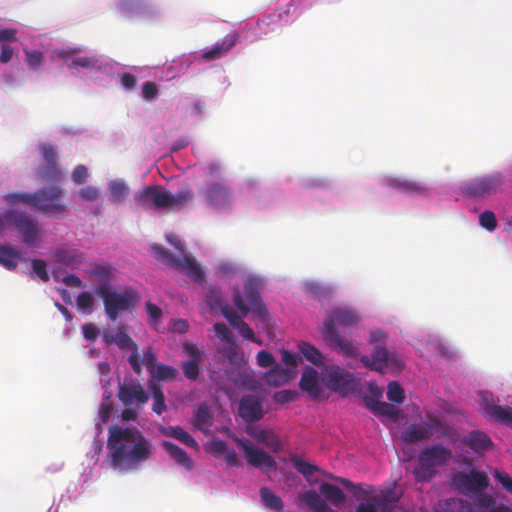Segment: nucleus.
<instances>
[{"instance_id":"obj_21","label":"nucleus","mask_w":512,"mask_h":512,"mask_svg":"<svg viewBox=\"0 0 512 512\" xmlns=\"http://www.w3.org/2000/svg\"><path fill=\"white\" fill-rule=\"evenodd\" d=\"M118 398L124 406L129 407L134 403L144 406L148 401V395L140 383H119Z\"/></svg>"},{"instance_id":"obj_15","label":"nucleus","mask_w":512,"mask_h":512,"mask_svg":"<svg viewBox=\"0 0 512 512\" xmlns=\"http://www.w3.org/2000/svg\"><path fill=\"white\" fill-rule=\"evenodd\" d=\"M453 483L460 490L479 493L489 486V479L484 472L472 469L468 473L459 472L455 474Z\"/></svg>"},{"instance_id":"obj_5","label":"nucleus","mask_w":512,"mask_h":512,"mask_svg":"<svg viewBox=\"0 0 512 512\" xmlns=\"http://www.w3.org/2000/svg\"><path fill=\"white\" fill-rule=\"evenodd\" d=\"M166 239L178 250V254L174 255L162 245L155 244L151 250L156 259L185 273L189 278L200 283L204 279V273L195 259L186 254L184 246L175 235H167Z\"/></svg>"},{"instance_id":"obj_33","label":"nucleus","mask_w":512,"mask_h":512,"mask_svg":"<svg viewBox=\"0 0 512 512\" xmlns=\"http://www.w3.org/2000/svg\"><path fill=\"white\" fill-rule=\"evenodd\" d=\"M193 424L195 428L204 433H207L210 430L211 426L213 425V417L206 403L200 404L197 408L194 415Z\"/></svg>"},{"instance_id":"obj_11","label":"nucleus","mask_w":512,"mask_h":512,"mask_svg":"<svg viewBox=\"0 0 512 512\" xmlns=\"http://www.w3.org/2000/svg\"><path fill=\"white\" fill-rule=\"evenodd\" d=\"M360 360L365 367L381 373L387 368L400 370L403 367V363L381 344L374 347L371 356L363 355Z\"/></svg>"},{"instance_id":"obj_34","label":"nucleus","mask_w":512,"mask_h":512,"mask_svg":"<svg viewBox=\"0 0 512 512\" xmlns=\"http://www.w3.org/2000/svg\"><path fill=\"white\" fill-rule=\"evenodd\" d=\"M129 191L128 185L123 180H112L108 188L109 200L115 204L122 203L127 198Z\"/></svg>"},{"instance_id":"obj_9","label":"nucleus","mask_w":512,"mask_h":512,"mask_svg":"<svg viewBox=\"0 0 512 512\" xmlns=\"http://www.w3.org/2000/svg\"><path fill=\"white\" fill-rule=\"evenodd\" d=\"M324 384L332 391L346 396L357 388V382L352 373L337 365H326L321 372Z\"/></svg>"},{"instance_id":"obj_39","label":"nucleus","mask_w":512,"mask_h":512,"mask_svg":"<svg viewBox=\"0 0 512 512\" xmlns=\"http://www.w3.org/2000/svg\"><path fill=\"white\" fill-rule=\"evenodd\" d=\"M148 386L149 389L151 390L153 397L152 410L156 414L161 415L166 410L165 397L162 388L159 384L155 383L154 381H150Z\"/></svg>"},{"instance_id":"obj_59","label":"nucleus","mask_w":512,"mask_h":512,"mask_svg":"<svg viewBox=\"0 0 512 512\" xmlns=\"http://www.w3.org/2000/svg\"><path fill=\"white\" fill-rule=\"evenodd\" d=\"M80 196L87 201H95L100 196L98 188L93 186H86L79 191Z\"/></svg>"},{"instance_id":"obj_48","label":"nucleus","mask_w":512,"mask_h":512,"mask_svg":"<svg viewBox=\"0 0 512 512\" xmlns=\"http://www.w3.org/2000/svg\"><path fill=\"white\" fill-rule=\"evenodd\" d=\"M32 263V274H35L43 282L49 281L50 277L47 272L46 262L42 259H33Z\"/></svg>"},{"instance_id":"obj_42","label":"nucleus","mask_w":512,"mask_h":512,"mask_svg":"<svg viewBox=\"0 0 512 512\" xmlns=\"http://www.w3.org/2000/svg\"><path fill=\"white\" fill-rule=\"evenodd\" d=\"M38 175L44 181H58L61 178V171L57 162L43 163L38 169Z\"/></svg>"},{"instance_id":"obj_58","label":"nucleus","mask_w":512,"mask_h":512,"mask_svg":"<svg viewBox=\"0 0 512 512\" xmlns=\"http://www.w3.org/2000/svg\"><path fill=\"white\" fill-rule=\"evenodd\" d=\"M236 328H238V331L240 333V335L242 337H244L245 339H248V340H251L253 342H257L258 344H261V341H258L256 338H255V335H254V332L253 330L249 327V325L244 322L243 320H241L238 325L236 326Z\"/></svg>"},{"instance_id":"obj_12","label":"nucleus","mask_w":512,"mask_h":512,"mask_svg":"<svg viewBox=\"0 0 512 512\" xmlns=\"http://www.w3.org/2000/svg\"><path fill=\"white\" fill-rule=\"evenodd\" d=\"M200 196L207 205L215 209H223L231 205L232 194L230 188L222 182H209L200 191Z\"/></svg>"},{"instance_id":"obj_47","label":"nucleus","mask_w":512,"mask_h":512,"mask_svg":"<svg viewBox=\"0 0 512 512\" xmlns=\"http://www.w3.org/2000/svg\"><path fill=\"white\" fill-rule=\"evenodd\" d=\"M220 353L231 364H234L239 360L237 345L234 340L226 342V346L220 350Z\"/></svg>"},{"instance_id":"obj_37","label":"nucleus","mask_w":512,"mask_h":512,"mask_svg":"<svg viewBox=\"0 0 512 512\" xmlns=\"http://www.w3.org/2000/svg\"><path fill=\"white\" fill-rule=\"evenodd\" d=\"M260 497L263 505L276 512H285L283 510L284 503L282 499L273 493L269 488L262 487L260 489Z\"/></svg>"},{"instance_id":"obj_10","label":"nucleus","mask_w":512,"mask_h":512,"mask_svg":"<svg viewBox=\"0 0 512 512\" xmlns=\"http://www.w3.org/2000/svg\"><path fill=\"white\" fill-rule=\"evenodd\" d=\"M102 337L104 343L107 346L116 344L121 350H131V354L128 357V362L132 370L137 375L141 374L142 368L140 366V355L138 353V347L137 344L129 336L126 325H120L117 328L116 333H113L109 330L104 331Z\"/></svg>"},{"instance_id":"obj_16","label":"nucleus","mask_w":512,"mask_h":512,"mask_svg":"<svg viewBox=\"0 0 512 512\" xmlns=\"http://www.w3.org/2000/svg\"><path fill=\"white\" fill-rule=\"evenodd\" d=\"M501 185L498 174L473 179L463 186V192L472 197H485L495 194Z\"/></svg>"},{"instance_id":"obj_18","label":"nucleus","mask_w":512,"mask_h":512,"mask_svg":"<svg viewBox=\"0 0 512 512\" xmlns=\"http://www.w3.org/2000/svg\"><path fill=\"white\" fill-rule=\"evenodd\" d=\"M239 416L246 423H253L263 418L262 400L252 394L244 395L239 402Z\"/></svg>"},{"instance_id":"obj_8","label":"nucleus","mask_w":512,"mask_h":512,"mask_svg":"<svg viewBox=\"0 0 512 512\" xmlns=\"http://www.w3.org/2000/svg\"><path fill=\"white\" fill-rule=\"evenodd\" d=\"M319 491L325 496L326 500L322 499L314 490L302 493L299 499L315 512H327L328 505L326 501L335 506H339L345 501L344 492L336 485L324 482L319 486Z\"/></svg>"},{"instance_id":"obj_4","label":"nucleus","mask_w":512,"mask_h":512,"mask_svg":"<svg viewBox=\"0 0 512 512\" xmlns=\"http://www.w3.org/2000/svg\"><path fill=\"white\" fill-rule=\"evenodd\" d=\"M95 294L102 299L104 311L111 321H115L121 314L132 311L140 301L139 292L127 286L122 291H116L108 283H102L94 289Z\"/></svg>"},{"instance_id":"obj_30","label":"nucleus","mask_w":512,"mask_h":512,"mask_svg":"<svg viewBox=\"0 0 512 512\" xmlns=\"http://www.w3.org/2000/svg\"><path fill=\"white\" fill-rule=\"evenodd\" d=\"M389 185L408 194L424 195L428 191L424 184L410 179H392Z\"/></svg>"},{"instance_id":"obj_35","label":"nucleus","mask_w":512,"mask_h":512,"mask_svg":"<svg viewBox=\"0 0 512 512\" xmlns=\"http://www.w3.org/2000/svg\"><path fill=\"white\" fill-rule=\"evenodd\" d=\"M167 209H180L194 199V193L190 188L177 191L175 194L168 192Z\"/></svg>"},{"instance_id":"obj_17","label":"nucleus","mask_w":512,"mask_h":512,"mask_svg":"<svg viewBox=\"0 0 512 512\" xmlns=\"http://www.w3.org/2000/svg\"><path fill=\"white\" fill-rule=\"evenodd\" d=\"M6 220L23 234L25 243L33 244L36 241L38 228L37 222L33 218L24 213L8 211L6 213Z\"/></svg>"},{"instance_id":"obj_61","label":"nucleus","mask_w":512,"mask_h":512,"mask_svg":"<svg viewBox=\"0 0 512 512\" xmlns=\"http://www.w3.org/2000/svg\"><path fill=\"white\" fill-rule=\"evenodd\" d=\"M82 332L84 338L88 341H94L100 334V330L92 323H88L82 326Z\"/></svg>"},{"instance_id":"obj_32","label":"nucleus","mask_w":512,"mask_h":512,"mask_svg":"<svg viewBox=\"0 0 512 512\" xmlns=\"http://www.w3.org/2000/svg\"><path fill=\"white\" fill-rule=\"evenodd\" d=\"M162 434L168 437H172L195 450H197L199 447L197 441L180 426H169L164 428L162 429Z\"/></svg>"},{"instance_id":"obj_46","label":"nucleus","mask_w":512,"mask_h":512,"mask_svg":"<svg viewBox=\"0 0 512 512\" xmlns=\"http://www.w3.org/2000/svg\"><path fill=\"white\" fill-rule=\"evenodd\" d=\"M387 398L391 402L402 403L404 400V390L397 382H390L387 389Z\"/></svg>"},{"instance_id":"obj_24","label":"nucleus","mask_w":512,"mask_h":512,"mask_svg":"<svg viewBox=\"0 0 512 512\" xmlns=\"http://www.w3.org/2000/svg\"><path fill=\"white\" fill-rule=\"evenodd\" d=\"M433 435V425L430 423L425 424H410L402 433L401 438L406 443H415L422 440L430 439Z\"/></svg>"},{"instance_id":"obj_43","label":"nucleus","mask_w":512,"mask_h":512,"mask_svg":"<svg viewBox=\"0 0 512 512\" xmlns=\"http://www.w3.org/2000/svg\"><path fill=\"white\" fill-rule=\"evenodd\" d=\"M299 350L301 354L310 362L315 365H320L323 363V355L322 353L313 345L308 342H301L299 345Z\"/></svg>"},{"instance_id":"obj_53","label":"nucleus","mask_w":512,"mask_h":512,"mask_svg":"<svg viewBox=\"0 0 512 512\" xmlns=\"http://www.w3.org/2000/svg\"><path fill=\"white\" fill-rule=\"evenodd\" d=\"M297 393L292 390H281L274 394L273 400L279 404H285L293 401Z\"/></svg>"},{"instance_id":"obj_36","label":"nucleus","mask_w":512,"mask_h":512,"mask_svg":"<svg viewBox=\"0 0 512 512\" xmlns=\"http://www.w3.org/2000/svg\"><path fill=\"white\" fill-rule=\"evenodd\" d=\"M289 378L290 376L288 370L282 368L278 364L274 365L272 369L265 375L266 383L274 387L286 384L289 381Z\"/></svg>"},{"instance_id":"obj_31","label":"nucleus","mask_w":512,"mask_h":512,"mask_svg":"<svg viewBox=\"0 0 512 512\" xmlns=\"http://www.w3.org/2000/svg\"><path fill=\"white\" fill-rule=\"evenodd\" d=\"M486 415L494 421L512 427V408L509 406L490 405L485 408Z\"/></svg>"},{"instance_id":"obj_1","label":"nucleus","mask_w":512,"mask_h":512,"mask_svg":"<svg viewBox=\"0 0 512 512\" xmlns=\"http://www.w3.org/2000/svg\"><path fill=\"white\" fill-rule=\"evenodd\" d=\"M108 433V462L114 470H136L151 457L152 443L139 430L112 425Z\"/></svg>"},{"instance_id":"obj_38","label":"nucleus","mask_w":512,"mask_h":512,"mask_svg":"<svg viewBox=\"0 0 512 512\" xmlns=\"http://www.w3.org/2000/svg\"><path fill=\"white\" fill-rule=\"evenodd\" d=\"M367 406L377 415L392 419H397L398 417V409L390 403L369 399Z\"/></svg>"},{"instance_id":"obj_3","label":"nucleus","mask_w":512,"mask_h":512,"mask_svg":"<svg viewBox=\"0 0 512 512\" xmlns=\"http://www.w3.org/2000/svg\"><path fill=\"white\" fill-rule=\"evenodd\" d=\"M325 476L342 484L352 492L354 498L359 501L355 512H391L393 505L397 503L401 497V495L395 492L393 487L381 490L380 495L377 496L372 495L374 488L370 485L363 488L360 484H354L346 478L337 477L330 473L325 474Z\"/></svg>"},{"instance_id":"obj_20","label":"nucleus","mask_w":512,"mask_h":512,"mask_svg":"<svg viewBox=\"0 0 512 512\" xmlns=\"http://www.w3.org/2000/svg\"><path fill=\"white\" fill-rule=\"evenodd\" d=\"M359 320L360 318L355 312L345 308H335L326 316L322 333H328L329 327L332 331H337L336 326L350 327L356 325Z\"/></svg>"},{"instance_id":"obj_55","label":"nucleus","mask_w":512,"mask_h":512,"mask_svg":"<svg viewBox=\"0 0 512 512\" xmlns=\"http://www.w3.org/2000/svg\"><path fill=\"white\" fill-rule=\"evenodd\" d=\"M213 329H214L216 335L225 343L230 342L231 340H234L230 330L227 328V326L224 323L214 324Z\"/></svg>"},{"instance_id":"obj_51","label":"nucleus","mask_w":512,"mask_h":512,"mask_svg":"<svg viewBox=\"0 0 512 512\" xmlns=\"http://www.w3.org/2000/svg\"><path fill=\"white\" fill-rule=\"evenodd\" d=\"M79 309L91 312L94 305V298L89 292H81L76 299Z\"/></svg>"},{"instance_id":"obj_28","label":"nucleus","mask_w":512,"mask_h":512,"mask_svg":"<svg viewBox=\"0 0 512 512\" xmlns=\"http://www.w3.org/2000/svg\"><path fill=\"white\" fill-rule=\"evenodd\" d=\"M161 445L177 464L183 466L187 470H191L193 468L192 460L182 448L170 441H163Z\"/></svg>"},{"instance_id":"obj_6","label":"nucleus","mask_w":512,"mask_h":512,"mask_svg":"<svg viewBox=\"0 0 512 512\" xmlns=\"http://www.w3.org/2000/svg\"><path fill=\"white\" fill-rule=\"evenodd\" d=\"M62 194L60 187L52 186L35 193L8 194L6 200L10 203L23 202L43 213L59 214L65 211V205L60 201Z\"/></svg>"},{"instance_id":"obj_45","label":"nucleus","mask_w":512,"mask_h":512,"mask_svg":"<svg viewBox=\"0 0 512 512\" xmlns=\"http://www.w3.org/2000/svg\"><path fill=\"white\" fill-rule=\"evenodd\" d=\"M145 310L148 315V323L155 329L158 330L159 325L162 322V310L154 303L148 301L145 304Z\"/></svg>"},{"instance_id":"obj_7","label":"nucleus","mask_w":512,"mask_h":512,"mask_svg":"<svg viewBox=\"0 0 512 512\" xmlns=\"http://www.w3.org/2000/svg\"><path fill=\"white\" fill-rule=\"evenodd\" d=\"M452 458V451L442 444H433L424 448L418 456V468L415 476L418 481H430L437 468L446 465Z\"/></svg>"},{"instance_id":"obj_63","label":"nucleus","mask_w":512,"mask_h":512,"mask_svg":"<svg viewBox=\"0 0 512 512\" xmlns=\"http://www.w3.org/2000/svg\"><path fill=\"white\" fill-rule=\"evenodd\" d=\"M495 479L500 482L504 489L508 492H512V478L505 472L495 471Z\"/></svg>"},{"instance_id":"obj_57","label":"nucleus","mask_w":512,"mask_h":512,"mask_svg":"<svg viewBox=\"0 0 512 512\" xmlns=\"http://www.w3.org/2000/svg\"><path fill=\"white\" fill-rule=\"evenodd\" d=\"M44 163L57 162V154L55 148L50 144H43L40 148Z\"/></svg>"},{"instance_id":"obj_29","label":"nucleus","mask_w":512,"mask_h":512,"mask_svg":"<svg viewBox=\"0 0 512 512\" xmlns=\"http://www.w3.org/2000/svg\"><path fill=\"white\" fill-rule=\"evenodd\" d=\"M472 504L464 499L449 498L439 502L435 512H472Z\"/></svg>"},{"instance_id":"obj_52","label":"nucleus","mask_w":512,"mask_h":512,"mask_svg":"<svg viewBox=\"0 0 512 512\" xmlns=\"http://www.w3.org/2000/svg\"><path fill=\"white\" fill-rule=\"evenodd\" d=\"M98 63V60L94 56H84V57H76L72 59L71 66H78L82 68H93L96 67Z\"/></svg>"},{"instance_id":"obj_14","label":"nucleus","mask_w":512,"mask_h":512,"mask_svg":"<svg viewBox=\"0 0 512 512\" xmlns=\"http://www.w3.org/2000/svg\"><path fill=\"white\" fill-rule=\"evenodd\" d=\"M238 447L242 448L247 462L255 468H266L276 470L275 459L267 452L255 447L250 441L242 438H235Z\"/></svg>"},{"instance_id":"obj_62","label":"nucleus","mask_w":512,"mask_h":512,"mask_svg":"<svg viewBox=\"0 0 512 512\" xmlns=\"http://www.w3.org/2000/svg\"><path fill=\"white\" fill-rule=\"evenodd\" d=\"M88 177V170L84 165H78L75 167L72 173V179L75 183L81 184Z\"/></svg>"},{"instance_id":"obj_41","label":"nucleus","mask_w":512,"mask_h":512,"mask_svg":"<svg viewBox=\"0 0 512 512\" xmlns=\"http://www.w3.org/2000/svg\"><path fill=\"white\" fill-rule=\"evenodd\" d=\"M19 253L8 246L0 247V264L8 270H14L18 265Z\"/></svg>"},{"instance_id":"obj_22","label":"nucleus","mask_w":512,"mask_h":512,"mask_svg":"<svg viewBox=\"0 0 512 512\" xmlns=\"http://www.w3.org/2000/svg\"><path fill=\"white\" fill-rule=\"evenodd\" d=\"M246 433L273 452H278L282 448L279 437L271 429H261L258 426L248 425L246 427Z\"/></svg>"},{"instance_id":"obj_64","label":"nucleus","mask_w":512,"mask_h":512,"mask_svg":"<svg viewBox=\"0 0 512 512\" xmlns=\"http://www.w3.org/2000/svg\"><path fill=\"white\" fill-rule=\"evenodd\" d=\"M27 61L30 67L35 68L39 66L42 62V53L39 51H27L26 52Z\"/></svg>"},{"instance_id":"obj_26","label":"nucleus","mask_w":512,"mask_h":512,"mask_svg":"<svg viewBox=\"0 0 512 512\" xmlns=\"http://www.w3.org/2000/svg\"><path fill=\"white\" fill-rule=\"evenodd\" d=\"M238 36L236 33L227 35L221 42H217L213 48L203 53L202 57L206 61L216 60L228 53V51L236 44Z\"/></svg>"},{"instance_id":"obj_2","label":"nucleus","mask_w":512,"mask_h":512,"mask_svg":"<svg viewBox=\"0 0 512 512\" xmlns=\"http://www.w3.org/2000/svg\"><path fill=\"white\" fill-rule=\"evenodd\" d=\"M244 296L241 295L239 289L233 291V302L241 313L239 316L231 307L227 304L222 305L219 296H209V304L211 307L217 305L221 308L222 315L229 321V323L236 327L241 321V317H245L249 311H252L257 317L266 323L269 318L266 306L261 301L259 294V282L253 277H248L244 282Z\"/></svg>"},{"instance_id":"obj_50","label":"nucleus","mask_w":512,"mask_h":512,"mask_svg":"<svg viewBox=\"0 0 512 512\" xmlns=\"http://www.w3.org/2000/svg\"><path fill=\"white\" fill-rule=\"evenodd\" d=\"M480 225L488 231L495 230L497 220L495 214L491 211H484L479 217Z\"/></svg>"},{"instance_id":"obj_25","label":"nucleus","mask_w":512,"mask_h":512,"mask_svg":"<svg viewBox=\"0 0 512 512\" xmlns=\"http://www.w3.org/2000/svg\"><path fill=\"white\" fill-rule=\"evenodd\" d=\"M300 388L307 392L313 399H318L321 387L318 380V373L314 368H307L301 376Z\"/></svg>"},{"instance_id":"obj_27","label":"nucleus","mask_w":512,"mask_h":512,"mask_svg":"<svg viewBox=\"0 0 512 512\" xmlns=\"http://www.w3.org/2000/svg\"><path fill=\"white\" fill-rule=\"evenodd\" d=\"M463 442L476 453L488 450L493 445L490 437L480 431L471 432Z\"/></svg>"},{"instance_id":"obj_13","label":"nucleus","mask_w":512,"mask_h":512,"mask_svg":"<svg viewBox=\"0 0 512 512\" xmlns=\"http://www.w3.org/2000/svg\"><path fill=\"white\" fill-rule=\"evenodd\" d=\"M168 191L160 185L144 186L135 195L136 203L144 209H167Z\"/></svg>"},{"instance_id":"obj_44","label":"nucleus","mask_w":512,"mask_h":512,"mask_svg":"<svg viewBox=\"0 0 512 512\" xmlns=\"http://www.w3.org/2000/svg\"><path fill=\"white\" fill-rule=\"evenodd\" d=\"M151 374L157 380L169 381V380L175 379L176 374H177V370L174 367H172V366L159 363L151 371Z\"/></svg>"},{"instance_id":"obj_56","label":"nucleus","mask_w":512,"mask_h":512,"mask_svg":"<svg viewBox=\"0 0 512 512\" xmlns=\"http://www.w3.org/2000/svg\"><path fill=\"white\" fill-rule=\"evenodd\" d=\"M142 95L146 100H153L158 95V87L154 82L147 81L142 86Z\"/></svg>"},{"instance_id":"obj_54","label":"nucleus","mask_w":512,"mask_h":512,"mask_svg":"<svg viewBox=\"0 0 512 512\" xmlns=\"http://www.w3.org/2000/svg\"><path fill=\"white\" fill-rule=\"evenodd\" d=\"M256 358H257V364L260 367L267 368V367L273 366L275 363V359H274L273 355L270 352H268L267 350L259 351L257 353Z\"/></svg>"},{"instance_id":"obj_49","label":"nucleus","mask_w":512,"mask_h":512,"mask_svg":"<svg viewBox=\"0 0 512 512\" xmlns=\"http://www.w3.org/2000/svg\"><path fill=\"white\" fill-rule=\"evenodd\" d=\"M56 258L59 262L71 266H74L80 262V256L74 254L72 251L64 249L58 250L56 252Z\"/></svg>"},{"instance_id":"obj_40","label":"nucleus","mask_w":512,"mask_h":512,"mask_svg":"<svg viewBox=\"0 0 512 512\" xmlns=\"http://www.w3.org/2000/svg\"><path fill=\"white\" fill-rule=\"evenodd\" d=\"M294 468L302 474L308 481L310 480V477L315 472H320V469L318 466L311 464L302 458H300L298 455H292L290 458Z\"/></svg>"},{"instance_id":"obj_23","label":"nucleus","mask_w":512,"mask_h":512,"mask_svg":"<svg viewBox=\"0 0 512 512\" xmlns=\"http://www.w3.org/2000/svg\"><path fill=\"white\" fill-rule=\"evenodd\" d=\"M323 338L333 349L347 357L358 356V348L349 340L342 337L338 331H332L328 328V333H322Z\"/></svg>"},{"instance_id":"obj_60","label":"nucleus","mask_w":512,"mask_h":512,"mask_svg":"<svg viewBox=\"0 0 512 512\" xmlns=\"http://www.w3.org/2000/svg\"><path fill=\"white\" fill-rule=\"evenodd\" d=\"M156 357L151 347H148L143 354L142 360H140V365L144 364L147 369L151 372L155 367Z\"/></svg>"},{"instance_id":"obj_19","label":"nucleus","mask_w":512,"mask_h":512,"mask_svg":"<svg viewBox=\"0 0 512 512\" xmlns=\"http://www.w3.org/2000/svg\"><path fill=\"white\" fill-rule=\"evenodd\" d=\"M183 350L190 356L189 360L181 364L184 376L191 381H195L200 374L199 364L202 362L204 352L196 344L188 341L184 342Z\"/></svg>"}]
</instances>
